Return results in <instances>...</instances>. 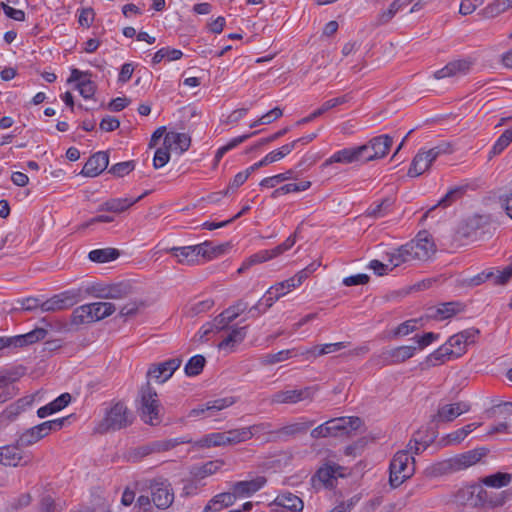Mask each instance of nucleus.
<instances>
[{"label": "nucleus", "instance_id": "nucleus-14", "mask_svg": "<svg viewBox=\"0 0 512 512\" xmlns=\"http://www.w3.org/2000/svg\"><path fill=\"white\" fill-rule=\"evenodd\" d=\"M224 330V313L218 314L212 321L205 323L198 331L196 337L199 342H206L216 336H222Z\"/></svg>", "mask_w": 512, "mask_h": 512}, {"label": "nucleus", "instance_id": "nucleus-28", "mask_svg": "<svg viewBox=\"0 0 512 512\" xmlns=\"http://www.w3.org/2000/svg\"><path fill=\"white\" fill-rule=\"evenodd\" d=\"M247 327V325L238 327L229 324V330H226V353L234 352L236 347L242 343L247 335Z\"/></svg>", "mask_w": 512, "mask_h": 512}, {"label": "nucleus", "instance_id": "nucleus-29", "mask_svg": "<svg viewBox=\"0 0 512 512\" xmlns=\"http://www.w3.org/2000/svg\"><path fill=\"white\" fill-rule=\"evenodd\" d=\"M196 253L199 257L200 263L210 261L224 252L223 245H214L210 241H205L201 244L195 245Z\"/></svg>", "mask_w": 512, "mask_h": 512}, {"label": "nucleus", "instance_id": "nucleus-45", "mask_svg": "<svg viewBox=\"0 0 512 512\" xmlns=\"http://www.w3.org/2000/svg\"><path fill=\"white\" fill-rule=\"evenodd\" d=\"M507 9L509 8L505 4L504 0H495L493 3L483 8L479 12V15H481L483 18H494L505 12Z\"/></svg>", "mask_w": 512, "mask_h": 512}, {"label": "nucleus", "instance_id": "nucleus-33", "mask_svg": "<svg viewBox=\"0 0 512 512\" xmlns=\"http://www.w3.org/2000/svg\"><path fill=\"white\" fill-rule=\"evenodd\" d=\"M484 455L485 453L480 452L479 450H470L453 457L456 462L455 465L457 466V471L476 464Z\"/></svg>", "mask_w": 512, "mask_h": 512}, {"label": "nucleus", "instance_id": "nucleus-38", "mask_svg": "<svg viewBox=\"0 0 512 512\" xmlns=\"http://www.w3.org/2000/svg\"><path fill=\"white\" fill-rule=\"evenodd\" d=\"M120 253L115 248L95 249L89 252V259L96 263H106L119 257Z\"/></svg>", "mask_w": 512, "mask_h": 512}, {"label": "nucleus", "instance_id": "nucleus-59", "mask_svg": "<svg viewBox=\"0 0 512 512\" xmlns=\"http://www.w3.org/2000/svg\"><path fill=\"white\" fill-rule=\"evenodd\" d=\"M498 271H494L493 269L484 270L481 273L477 274L476 276L469 279V285L470 286H478L481 283L487 281V280H493V282H496Z\"/></svg>", "mask_w": 512, "mask_h": 512}, {"label": "nucleus", "instance_id": "nucleus-15", "mask_svg": "<svg viewBox=\"0 0 512 512\" xmlns=\"http://www.w3.org/2000/svg\"><path fill=\"white\" fill-rule=\"evenodd\" d=\"M328 429L338 435H349L351 432L358 430L362 425V420L359 417H340L328 420Z\"/></svg>", "mask_w": 512, "mask_h": 512}, {"label": "nucleus", "instance_id": "nucleus-47", "mask_svg": "<svg viewBox=\"0 0 512 512\" xmlns=\"http://www.w3.org/2000/svg\"><path fill=\"white\" fill-rule=\"evenodd\" d=\"M184 443H190V440L185 439V438H176V439H168V440H164V441H159V442H156L153 444L152 449L145 450L143 452V454H148L151 451H158V452L159 451H168L170 449H173L177 445L184 444Z\"/></svg>", "mask_w": 512, "mask_h": 512}, {"label": "nucleus", "instance_id": "nucleus-8", "mask_svg": "<svg viewBox=\"0 0 512 512\" xmlns=\"http://www.w3.org/2000/svg\"><path fill=\"white\" fill-rule=\"evenodd\" d=\"M32 461L31 456L21 450V445L16 442L13 445L0 447V463L5 466H26Z\"/></svg>", "mask_w": 512, "mask_h": 512}, {"label": "nucleus", "instance_id": "nucleus-50", "mask_svg": "<svg viewBox=\"0 0 512 512\" xmlns=\"http://www.w3.org/2000/svg\"><path fill=\"white\" fill-rule=\"evenodd\" d=\"M512 142V128L505 130L493 145L489 157L500 154Z\"/></svg>", "mask_w": 512, "mask_h": 512}, {"label": "nucleus", "instance_id": "nucleus-6", "mask_svg": "<svg viewBox=\"0 0 512 512\" xmlns=\"http://www.w3.org/2000/svg\"><path fill=\"white\" fill-rule=\"evenodd\" d=\"M393 139L389 135H379L372 138L368 143L361 145L363 161L368 162L383 158L389 152Z\"/></svg>", "mask_w": 512, "mask_h": 512}, {"label": "nucleus", "instance_id": "nucleus-58", "mask_svg": "<svg viewBox=\"0 0 512 512\" xmlns=\"http://www.w3.org/2000/svg\"><path fill=\"white\" fill-rule=\"evenodd\" d=\"M170 149L163 144V147H160L156 150L154 158H153V166L155 169L162 168L165 166L170 159Z\"/></svg>", "mask_w": 512, "mask_h": 512}, {"label": "nucleus", "instance_id": "nucleus-27", "mask_svg": "<svg viewBox=\"0 0 512 512\" xmlns=\"http://www.w3.org/2000/svg\"><path fill=\"white\" fill-rule=\"evenodd\" d=\"M320 266V263L313 262L309 264L304 269L300 270L298 273H296L293 277L279 282L278 287L279 288H287L288 291L292 290L293 288H296L300 286L303 281L309 277L313 272L317 270V268Z\"/></svg>", "mask_w": 512, "mask_h": 512}, {"label": "nucleus", "instance_id": "nucleus-39", "mask_svg": "<svg viewBox=\"0 0 512 512\" xmlns=\"http://www.w3.org/2000/svg\"><path fill=\"white\" fill-rule=\"evenodd\" d=\"M388 257L389 263L392 265V267L389 270H392L393 268L398 267L402 264L414 261L406 244L389 253Z\"/></svg>", "mask_w": 512, "mask_h": 512}, {"label": "nucleus", "instance_id": "nucleus-40", "mask_svg": "<svg viewBox=\"0 0 512 512\" xmlns=\"http://www.w3.org/2000/svg\"><path fill=\"white\" fill-rule=\"evenodd\" d=\"M251 439L247 427L226 430V445H236Z\"/></svg>", "mask_w": 512, "mask_h": 512}, {"label": "nucleus", "instance_id": "nucleus-20", "mask_svg": "<svg viewBox=\"0 0 512 512\" xmlns=\"http://www.w3.org/2000/svg\"><path fill=\"white\" fill-rule=\"evenodd\" d=\"M164 251L175 257L179 264L193 266L200 263L195 245L171 247L166 248Z\"/></svg>", "mask_w": 512, "mask_h": 512}, {"label": "nucleus", "instance_id": "nucleus-16", "mask_svg": "<svg viewBox=\"0 0 512 512\" xmlns=\"http://www.w3.org/2000/svg\"><path fill=\"white\" fill-rule=\"evenodd\" d=\"M109 164V156L106 152H97L85 163L81 174L86 177H96L101 174Z\"/></svg>", "mask_w": 512, "mask_h": 512}, {"label": "nucleus", "instance_id": "nucleus-26", "mask_svg": "<svg viewBox=\"0 0 512 512\" xmlns=\"http://www.w3.org/2000/svg\"><path fill=\"white\" fill-rule=\"evenodd\" d=\"M190 142V137L185 133L168 132L164 137V145L179 154L188 150Z\"/></svg>", "mask_w": 512, "mask_h": 512}, {"label": "nucleus", "instance_id": "nucleus-32", "mask_svg": "<svg viewBox=\"0 0 512 512\" xmlns=\"http://www.w3.org/2000/svg\"><path fill=\"white\" fill-rule=\"evenodd\" d=\"M452 458L431 464L426 469V474L431 477H439L457 471V466Z\"/></svg>", "mask_w": 512, "mask_h": 512}, {"label": "nucleus", "instance_id": "nucleus-24", "mask_svg": "<svg viewBox=\"0 0 512 512\" xmlns=\"http://www.w3.org/2000/svg\"><path fill=\"white\" fill-rule=\"evenodd\" d=\"M285 250L282 245H278L275 248L271 250H262L259 251L252 256H250L242 265L237 269V273L241 274L245 270H247L249 267H251L254 264L262 263L267 260H270L272 258H275L282 253H284Z\"/></svg>", "mask_w": 512, "mask_h": 512}, {"label": "nucleus", "instance_id": "nucleus-52", "mask_svg": "<svg viewBox=\"0 0 512 512\" xmlns=\"http://www.w3.org/2000/svg\"><path fill=\"white\" fill-rule=\"evenodd\" d=\"M66 418H59L55 420L45 421L39 425H36L35 428L39 432V435L42 438L47 436L51 431L59 430L62 428Z\"/></svg>", "mask_w": 512, "mask_h": 512}, {"label": "nucleus", "instance_id": "nucleus-12", "mask_svg": "<svg viewBox=\"0 0 512 512\" xmlns=\"http://www.w3.org/2000/svg\"><path fill=\"white\" fill-rule=\"evenodd\" d=\"M414 346H399L393 349L382 351L377 357V363L381 365H392L402 363L411 358L415 353Z\"/></svg>", "mask_w": 512, "mask_h": 512}, {"label": "nucleus", "instance_id": "nucleus-60", "mask_svg": "<svg viewBox=\"0 0 512 512\" xmlns=\"http://www.w3.org/2000/svg\"><path fill=\"white\" fill-rule=\"evenodd\" d=\"M146 306V303L142 300L129 302L120 309V315L124 317L135 316L141 309H144Z\"/></svg>", "mask_w": 512, "mask_h": 512}, {"label": "nucleus", "instance_id": "nucleus-10", "mask_svg": "<svg viewBox=\"0 0 512 512\" xmlns=\"http://www.w3.org/2000/svg\"><path fill=\"white\" fill-rule=\"evenodd\" d=\"M78 293L74 291H66L54 295L41 303L42 312H57L68 309L77 303Z\"/></svg>", "mask_w": 512, "mask_h": 512}, {"label": "nucleus", "instance_id": "nucleus-34", "mask_svg": "<svg viewBox=\"0 0 512 512\" xmlns=\"http://www.w3.org/2000/svg\"><path fill=\"white\" fill-rule=\"evenodd\" d=\"M465 305L461 302H446L441 303L432 316L440 319L450 318L457 313L464 311Z\"/></svg>", "mask_w": 512, "mask_h": 512}, {"label": "nucleus", "instance_id": "nucleus-64", "mask_svg": "<svg viewBox=\"0 0 512 512\" xmlns=\"http://www.w3.org/2000/svg\"><path fill=\"white\" fill-rule=\"evenodd\" d=\"M390 205V201L385 199L374 206H370L367 210V216L374 218L383 217L387 214V209L390 207Z\"/></svg>", "mask_w": 512, "mask_h": 512}, {"label": "nucleus", "instance_id": "nucleus-18", "mask_svg": "<svg viewBox=\"0 0 512 512\" xmlns=\"http://www.w3.org/2000/svg\"><path fill=\"white\" fill-rule=\"evenodd\" d=\"M470 410V405L466 402H456L453 404H444L439 406L435 418L442 422H451L458 416Z\"/></svg>", "mask_w": 512, "mask_h": 512}, {"label": "nucleus", "instance_id": "nucleus-9", "mask_svg": "<svg viewBox=\"0 0 512 512\" xmlns=\"http://www.w3.org/2000/svg\"><path fill=\"white\" fill-rule=\"evenodd\" d=\"M314 391L313 387L277 391L271 396L270 401L273 404H295L312 399Z\"/></svg>", "mask_w": 512, "mask_h": 512}, {"label": "nucleus", "instance_id": "nucleus-5", "mask_svg": "<svg viewBox=\"0 0 512 512\" xmlns=\"http://www.w3.org/2000/svg\"><path fill=\"white\" fill-rule=\"evenodd\" d=\"M413 260L424 261L435 253V244L427 231H420L416 238L406 243Z\"/></svg>", "mask_w": 512, "mask_h": 512}, {"label": "nucleus", "instance_id": "nucleus-19", "mask_svg": "<svg viewBox=\"0 0 512 512\" xmlns=\"http://www.w3.org/2000/svg\"><path fill=\"white\" fill-rule=\"evenodd\" d=\"M435 158H432L430 156V153H428V150L422 148L420 149L417 154L414 156L410 167L408 169V176L409 177H418L422 175L424 172H426L432 165V163L435 161Z\"/></svg>", "mask_w": 512, "mask_h": 512}, {"label": "nucleus", "instance_id": "nucleus-23", "mask_svg": "<svg viewBox=\"0 0 512 512\" xmlns=\"http://www.w3.org/2000/svg\"><path fill=\"white\" fill-rule=\"evenodd\" d=\"M145 194L140 195L137 198L125 197V198H113L105 201L98 207V211H108L113 213H122L137 203L144 197Z\"/></svg>", "mask_w": 512, "mask_h": 512}, {"label": "nucleus", "instance_id": "nucleus-31", "mask_svg": "<svg viewBox=\"0 0 512 512\" xmlns=\"http://www.w3.org/2000/svg\"><path fill=\"white\" fill-rule=\"evenodd\" d=\"M70 401L71 395L69 393H63L49 404L40 407L37 411V415L40 418H45L65 408Z\"/></svg>", "mask_w": 512, "mask_h": 512}, {"label": "nucleus", "instance_id": "nucleus-13", "mask_svg": "<svg viewBox=\"0 0 512 512\" xmlns=\"http://www.w3.org/2000/svg\"><path fill=\"white\" fill-rule=\"evenodd\" d=\"M314 421L302 420L299 422L285 425L274 432L273 441H287L289 438L305 434L312 426Z\"/></svg>", "mask_w": 512, "mask_h": 512}, {"label": "nucleus", "instance_id": "nucleus-46", "mask_svg": "<svg viewBox=\"0 0 512 512\" xmlns=\"http://www.w3.org/2000/svg\"><path fill=\"white\" fill-rule=\"evenodd\" d=\"M288 292L287 288H279L278 283L271 286L262 297V300L265 301V309L272 307L277 300Z\"/></svg>", "mask_w": 512, "mask_h": 512}, {"label": "nucleus", "instance_id": "nucleus-56", "mask_svg": "<svg viewBox=\"0 0 512 512\" xmlns=\"http://www.w3.org/2000/svg\"><path fill=\"white\" fill-rule=\"evenodd\" d=\"M292 175H293V171L288 170L285 173H280V174H277V175H274L271 177L264 178L260 182V186L267 187V188H273L276 185H278L279 183L291 179Z\"/></svg>", "mask_w": 512, "mask_h": 512}, {"label": "nucleus", "instance_id": "nucleus-1", "mask_svg": "<svg viewBox=\"0 0 512 512\" xmlns=\"http://www.w3.org/2000/svg\"><path fill=\"white\" fill-rule=\"evenodd\" d=\"M389 483L397 488L415 473V459L407 450L398 451L389 466Z\"/></svg>", "mask_w": 512, "mask_h": 512}, {"label": "nucleus", "instance_id": "nucleus-25", "mask_svg": "<svg viewBox=\"0 0 512 512\" xmlns=\"http://www.w3.org/2000/svg\"><path fill=\"white\" fill-rule=\"evenodd\" d=\"M362 148L360 146L354 148H345L335 152L329 159L326 160L325 165L332 163H353L359 160H363Z\"/></svg>", "mask_w": 512, "mask_h": 512}, {"label": "nucleus", "instance_id": "nucleus-36", "mask_svg": "<svg viewBox=\"0 0 512 512\" xmlns=\"http://www.w3.org/2000/svg\"><path fill=\"white\" fill-rule=\"evenodd\" d=\"M511 481L512 475L504 472H497L495 474L488 475L481 480L485 486L497 489L508 486Z\"/></svg>", "mask_w": 512, "mask_h": 512}, {"label": "nucleus", "instance_id": "nucleus-21", "mask_svg": "<svg viewBox=\"0 0 512 512\" xmlns=\"http://www.w3.org/2000/svg\"><path fill=\"white\" fill-rule=\"evenodd\" d=\"M134 293V287L130 282H119L106 286L100 291L99 297L104 299H123Z\"/></svg>", "mask_w": 512, "mask_h": 512}, {"label": "nucleus", "instance_id": "nucleus-17", "mask_svg": "<svg viewBox=\"0 0 512 512\" xmlns=\"http://www.w3.org/2000/svg\"><path fill=\"white\" fill-rule=\"evenodd\" d=\"M47 333V330L44 328H35L26 334L17 335L11 338H3V341L5 343V347H23L43 340L47 336Z\"/></svg>", "mask_w": 512, "mask_h": 512}, {"label": "nucleus", "instance_id": "nucleus-2", "mask_svg": "<svg viewBox=\"0 0 512 512\" xmlns=\"http://www.w3.org/2000/svg\"><path fill=\"white\" fill-rule=\"evenodd\" d=\"M132 423V415L127 407L118 402L107 410L104 418L96 427L98 433H106L127 427Z\"/></svg>", "mask_w": 512, "mask_h": 512}, {"label": "nucleus", "instance_id": "nucleus-51", "mask_svg": "<svg viewBox=\"0 0 512 512\" xmlns=\"http://www.w3.org/2000/svg\"><path fill=\"white\" fill-rule=\"evenodd\" d=\"M183 53L178 49L162 48L158 50L153 56V63L158 64L162 60L167 59L168 61L178 60L182 57Z\"/></svg>", "mask_w": 512, "mask_h": 512}, {"label": "nucleus", "instance_id": "nucleus-55", "mask_svg": "<svg viewBox=\"0 0 512 512\" xmlns=\"http://www.w3.org/2000/svg\"><path fill=\"white\" fill-rule=\"evenodd\" d=\"M248 431L251 432V438L253 436H259V435H269V438L267 441H273L274 432L275 430L272 429V424L268 422H263L259 424H254L249 427H247Z\"/></svg>", "mask_w": 512, "mask_h": 512}, {"label": "nucleus", "instance_id": "nucleus-30", "mask_svg": "<svg viewBox=\"0 0 512 512\" xmlns=\"http://www.w3.org/2000/svg\"><path fill=\"white\" fill-rule=\"evenodd\" d=\"M274 505L282 507L289 512H301L303 510V501L292 493H283L274 500Z\"/></svg>", "mask_w": 512, "mask_h": 512}, {"label": "nucleus", "instance_id": "nucleus-49", "mask_svg": "<svg viewBox=\"0 0 512 512\" xmlns=\"http://www.w3.org/2000/svg\"><path fill=\"white\" fill-rule=\"evenodd\" d=\"M248 303L243 299L238 300L234 305L226 308V330H229V324L236 319L241 313L246 311Z\"/></svg>", "mask_w": 512, "mask_h": 512}, {"label": "nucleus", "instance_id": "nucleus-61", "mask_svg": "<svg viewBox=\"0 0 512 512\" xmlns=\"http://www.w3.org/2000/svg\"><path fill=\"white\" fill-rule=\"evenodd\" d=\"M453 152V144L446 141H442L438 145L428 149V153H430V156L435 159L442 155L452 154Z\"/></svg>", "mask_w": 512, "mask_h": 512}, {"label": "nucleus", "instance_id": "nucleus-41", "mask_svg": "<svg viewBox=\"0 0 512 512\" xmlns=\"http://www.w3.org/2000/svg\"><path fill=\"white\" fill-rule=\"evenodd\" d=\"M314 486L316 482L321 483L325 487H332L336 481L335 471L330 466L321 467L312 478Z\"/></svg>", "mask_w": 512, "mask_h": 512}, {"label": "nucleus", "instance_id": "nucleus-48", "mask_svg": "<svg viewBox=\"0 0 512 512\" xmlns=\"http://www.w3.org/2000/svg\"><path fill=\"white\" fill-rule=\"evenodd\" d=\"M205 358L202 355H195L189 359L186 363L184 371L187 376H196L198 375L204 368Z\"/></svg>", "mask_w": 512, "mask_h": 512}, {"label": "nucleus", "instance_id": "nucleus-3", "mask_svg": "<svg viewBox=\"0 0 512 512\" xmlns=\"http://www.w3.org/2000/svg\"><path fill=\"white\" fill-rule=\"evenodd\" d=\"M141 419L150 425H158L161 422V406L158 400V395L149 384L142 387L140 391V406H139Z\"/></svg>", "mask_w": 512, "mask_h": 512}, {"label": "nucleus", "instance_id": "nucleus-7", "mask_svg": "<svg viewBox=\"0 0 512 512\" xmlns=\"http://www.w3.org/2000/svg\"><path fill=\"white\" fill-rule=\"evenodd\" d=\"M151 498L159 509H167L174 501V493L166 480H153L150 483Z\"/></svg>", "mask_w": 512, "mask_h": 512}, {"label": "nucleus", "instance_id": "nucleus-43", "mask_svg": "<svg viewBox=\"0 0 512 512\" xmlns=\"http://www.w3.org/2000/svg\"><path fill=\"white\" fill-rule=\"evenodd\" d=\"M310 187H311L310 181H301L299 183H288V184H285V185L275 189L272 192L271 196L273 198H277L281 195H285L288 193L305 191V190L309 189Z\"/></svg>", "mask_w": 512, "mask_h": 512}, {"label": "nucleus", "instance_id": "nucleus-57", "mask_svg": "<svg viewBox=\"0 0 512 512\" xmlns=\"http://www.w3.org/2000/svg\"><path fill=\"white\" fill-rule=\"evenodd\" d=\"M76 88L83 98L89 99L94 95L96 91V84L90 79L89 76L77 83Z\"/></svg>", "mask_w": 512, "mask_h": 512}, {"label": "nucleus", "instance_id": "nucleus-62", "mask_svg": "<svg viewBox=\"0 0 512 512\" xmlns=\"http://www.w3.org/2000/svg\"><path fill=\"white\" fill-rule=\"evenodd\" d=\"M293 150H294L293 144H290V143L285 144L282 147H280L279 149L273 150L270 153H268L266 155V160H269L270 163L276 162V161L284 158L288 154H290Z\"/></svg>", "mask_w": 512, "mask_h": 512}, {"label": "nucleus", "instance_id": "nucleus-37", "mask_svg": "<svg viewBox=\"0 0 512 512\" xmlns=\"http://www.w3.org/2000/svg\"><path fill=\"white\" fill-rule=\"evenodd\" d=\"M71 322L74 325L95 322L91 303L77 307L72 313Z\"/></svg>", "mask_w": 512, "mask_h": 512}, {"label": "nucleus", "instance_id": "nucleus-4", "mask_svg": "<svg viewBox=\"0 0 512 512\" xmlns=\"http://www.w3.org/2000/svg\"><path fill=\"white\" fill-rule=\"evenodd\" d=\"M267 480L264 476H257L250 480L235 482L231 487V492H226V507L233 505L238 497H249L259 491Z\"/></svg>", "mask_w": 512, "mask_h": 512}, {"label": "nucleus", "instance_id": "nucleus-22", "mask_svg": "<svg viewBox=\"0 0 512 512\" xmlns=\"http://www.w3.org/2000/svg\"><path fill=\"white\" fill-rule=\"evenodd\" d=\"M471 68V62L468 60H455L449 62L443 68L434 72L435 79H444L446 77H453L457 75H463L469 72Z\"/></svg>", "mask_w": 512, "mask_h": 512}, {"label": "nucleus", "instance_id": "nucleus-35", "mask_svg": "<svg viewBox=\"0 0 512 512\" xmlns=\"http://www.w3.org/2000/svg\"><path fill=\"white\" fill-rule=\"evenodd\" d=\"M299 355V349L297 348L281 350L277 353L264 355L261 359V363L264 365H273Z\"/></svg>", "mask_w": 512, "mask_h": 512}, {"label": "nucleus", "instance_id": "nucleus-54", "mask_svg": "<svg viewBox=\"0 0 512 512\" xmlns=\"http://www.w3.org/2000/svg\"><path fill=\"white\" fill-rule=\"evenodd\" d=\"M41 440V437L39 435V432L34 427L27 429L25 432H23L19 438L17 439L18 445H21V447H27L35 444Z\"/></svg>", "mask_w": 512, "mask_h": 512}, {"label": "nucleus", "instance_id": "nucleus-11", "mask_svg": "<svg viewBox=\"0 0 512 512\" xmlns=\"http://www.w3.org/2000/svg\"><path fill=\"white\" fill-rule=\"evenodd\" d=\"M181 363L182 359L176 357L158 364H153L149 368L147 375L155 379L157 383L162 384L173 375V373L180 367Z\"/></svg>", "mask_w": 512, "mask_h": 512}, {"label": "nucleus", "instance_id": "nucleus-42", "mask_svg": "<svg viewBox=\"0 0 512 512\" xmlns=\"http://www.w3.org/2000/svg\"><path fill=\"white\" fill-rule=\"evenodd\" d=\"M223 406H224V403L222 400L216 401L212 405L207 404L206 406H199L197 408L192 409L188 413V417H190V418H196V417H200V416L213 417V416H215L216 412L222 410Z\"/></svg>", "mask_w": 512, "mask_h": 512}, {"label": "nucleus", "instance_id": "nucleus-63", "mask_svg": "<svg viewBox=\"0 0 512 512\" xmlns=\"http://www.w3.org/2000/svg\"><path fill=\"white\" fill-rule=\"evenodd\" d=\"M135 168L133 161L120 162L113 165L109 172L117 177H123L133 171Z\"/></svg>", "mask_w": 512, "mask_h": 512}, {"label": "nucleus", "instance_id": "nucleus-53", "mask_svg": "<svg viewBox=\"0 0 512 512\" xmlns=\"http://www.w3.org/2000/svg\"><path fill=\"white\" fill-rule=\"evenodd\" d=\"M224 442V436L222 433H212L196 441L194 445L199 448H210L214 446H220Z\"/></svg>", "mask_w": 512, "mask_h": 512}, {"label": "nucleus", "instance_id": "nucleus-44", "mask_svg": "<svg viewBox=\"0 0 512 512\" xmlns=\"http://www.w3.org/2000/svg\"><path fill=\"white\" fill-rule=\"evenodd\" d=\"M94 321L102 320L116 311V306L110 302H96L91 303Z\"/></svg>", "mask_w": 512, "mask_h": 512}]
</instances>
